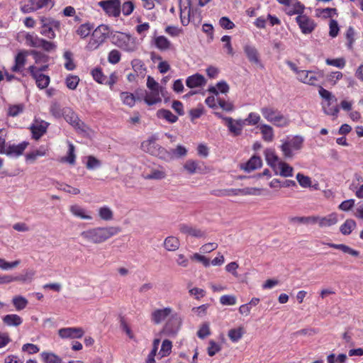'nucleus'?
I'll return each mask as SVG.
<instances>
[{
  "label": "nucleus",
  "mask_w": 363,
  "mask_h": 363,
  "mask_svg": "<svg viewBox=\"0 0 363 363\" xmlns=\"http://www.w3.org/2000/svg\"><path fill=\"white\" fill-rule=\"evenodd\" d=\"M324 77V72L322 70H309L307 84L317 86L318 82Z\"/></svg>",
  "instance_id": "obj_34"
},
{
  "label": "nucleus",
  "mask_w": 363,
  "mask_h": 363,
  "mask_svg": "<svg viewBox=\"0 0 363 363\" xmlns=\"http://www.w3.org/2000/svg\"><path fill=\"white\" fill-rule=\"evenodd\" d=\"M244 52L250 62L256 65L260 64L258 52L254 46L245 45L244 46Z\"/></svg>",
  "instance_id": "obj_24"
},
{
  "label": "nucleus",
  "mask_w": 363,
  "mask_h": 363,
  "mask_svg": "<svg viewBox=\"0 0 363 363\" xmlns=\"http://www.w3.org/2000/svg\"><path fill=\"white\" fill-rule=\"evenodd\" d=\"M184 169H186L189 174H194L199 172L198 163L194 160H188L184 165Z\"/></svg>",
  "instance_id": "obj_62"
},
{
  "label": "nucleus",
  "mask_w": 363,
  "mask_h": 363,
  "mask_svg": "<svg viewBox=\"0 0 363 363\" xmlns=\"http://www.w3.org/2000/svg\"><path fill=\"white\" fill-rule=\"evenodd\" d=\"M47 150L43 147H40L39 149L27 154L26 159V160H30L33 162L37 160L38 157L45 156Z\"/></svg>",
  "instance_id": "obj_48"
},
{
  "label": "nucleus",
  "mask_w": 363,
  "mask_h": 363,
  "mask_svg": "<svg viewBox=\"0 0 363 363\" xmlns=\"http://www.w3.org/2000/svg\"><path fill=\"white\" fill-rule=\"evenodd\" d=\"M158 140V137L156 135H153L150 137L147 140L144 141L142 143V147L145 151V149L147 147L151 148V150H155L157 147V144H156V141Z\"/></svg>",
  "instance_id": "obj_54"
},
{
  "label": "nucleus",
  "mask_w": 363,
  "mask_h": 363,
  "mask_svg": "<svg viewBox=\"0 0 363 363\" xmlns=\"http://www.w3.org/2000/svg\"><path fill=\"white\" fill-rule=\"evenodd\" d=\"M67 144H68L67 156L62 158V161L67 162L70 164H74L75 163V159H76V155L74 154L75 148H74V145L71 142L67 141Z\"/></svg>",
  "instance_id": "obj_46"
},
{
  "label": "nucleus",
  "mask_w": 363,
  "mask_h": 363,
  "mask_svg": "<svg viewBox=\"0 0 363 363\" xmlns=\"http://www.w3.org/2000/svg\"><path fill=\"white\" fill-rule=\"evenodd\" d=\"M296 179L301 186L303 188H308L311 186V179L309 177L305 176L301 173L296 174Z\"/></svg>",
  "instance_id": "obj_57"
},
{
  "label": "nucleus",
  "mask_w": 363,
  "mask_h": 363,
  "mask_svg": "<svg viewBox=\"0 0 363 363\" xmlns=\"http://www.w3.org/2000/svg\"><path fill=\"white\" fill-rule=\"evenodd\" d=\"M98 5L110 16H118L121 12V2L119 0L101 1Z\"/></svg>",
  "instance_id": "obj_9"
},
{
  "label": "nucleus",
  "mask_w": 363,
  "mask_h": 363,
  "mask_svg": "<svg viewBox=\"0 0 363 363\" xmlns=\"http://www.w3.org/2000/svg\"><path fill=\"white\" fill-rule=\"evenodd\" d=\"M113 39V43L125 52H133L138 48L135 39L130 35L119 33L118 34L115 35Z\"/></svg>",
  "instance_id": "obj_6"
},
{
  "label": "nucleus",
  "mask_w": 363,
  "mask_h": 363,
  "mask_svg": "<svg viewBox=\"0 0 363 363\" xmlns=\"http://www.w3.org/2000/svg\"><path fill=\"white\" fill-rule=\"evenodd\" d=\"M262 135V139L268 143L273 141L274 138V130L272 126L267 124H261L258 126Z\"/></svg>",
  "instance_id": "obj_29"
},
{
  "label": "nucleus",
  "mask_w": 363,
  "mask_h": 363,
  "mask_svg": "<svg viewBox=\"0 0 363 363\" xmlns=\"http://www.w3.org/2000/svg\"><path fill=\"white\" fill-rule=\"evenodd\" d=\"M244 333V329L242 327H239L230 330L228 331V337L232 342H237L242 338Z\"/></svg>",
  "instance_id": "obj_42"
},
{
  "label": "nucleus",
  "mask_w": 363,
  "mask_h": 363,
  "mask_svg": "<svg viewBox=\"0 0 363 363\" xmlns=\"http://www.w3.org/2000/svg\"><path fill=\"white\" fill-rule=\"evenodd\" d=\"M79 82V78L76 75H69L65 79L66 86L71 90H74Z\"/></svg>",
  "instance_id": "obj_55"
},
{
  "label": "nucleus",
  "mask_w": 363,
  "mask_h": 363,
  "mask_svg": "<svg viewBox=\"0 0 363 363\" xmlns=\"http://www.w3.org/2000/svg\"><path fill=\"white\" fill-rule=\"evenodd\" d=\"M225 125L228 127V131L233 136L240 135L242 133L243 127L245 126V121L243 119L235 120L231 118H224Z\"/></svg>",
  "instance_id": "obj_12"
},
{
  "label": "nucleus",
  "mask_w": 363,
  "mask_h": 363,
  "mask_svg": "<svg viewBox=\"0 0 363 363\" xmlns=\"http://www.w3.org/2000/svg\"><path fill=\"white\" fill-rule=\"evenodd\" d=\"M172 309L170 307L155 310L151 314V320L155 324H160L171 315Z\"/></svg>",
  "instance_id": "obj_17"
},
{
  "label": "nucleus",
  "mask_w": 363,
  "mask_h": 363,
  "mask_svg": "<svg viewBox=\"0 0 363 363\" xmlns=\"http://www.w3.org/2000/svg\"><path fill=\"white\" fill-rule=\"evenodd\" d=\"M26 51H21L17 54L15 57V65L12 67L11 70L15 72H21L26 62Z\"/></svg>",
  "instance_id": "obj_28"
},
{
  "label": "nucleus",
  "mask_w": 363,
  "mask_h": 363,
  "mask_svg": "<svg viewBox=\"0 0 363 363\" xmlns=\"http://www.w3.org/2000/svg\"><path fill=\"white\" fill-rule=\"evenodd\" d=\"M31 76L35 79L38 87L40 89H45L50 84V77L44 74L38 73L37 67L31 65L28 67Z\"/></svg>",
  "instance_id": "obj_13"
},
{
  "label": "nucleus",
  "mask_w": 363,
  "mask_h": 363,
  "mask_svg": "<svg viewBox=\"0 0 363 363\" xmlns=\"http://www.w3.org/2000/svg\"><path fill=\"white\" fill-rule=\"evenodd\" d=\"M118 233V228H88L82 233V236L89 242L98 243L106 240Z\"/></svg>",
  "instance_id": "obj_2"
},
{
  "label": "nucleus",
  "mask_w": 363,
  "mask_h": 363,
  "mask_svg": "<svg viewBox=\"0 0 363 363\" xmlns=\"http://www.w3.org/2000/svg\"><path fill=\"white\" fill-rule=\"evenodd\" d=\"M21 350L23 352H27L29 354H33L38 353L40 350V348L36 345L32 343H26L22 346Z\"/></svg>",
  "instance_id": "obj_64"
},
{
  "label": "nucleus",
  "mask_w": 363,
  "mask_h": 363,
  "mask_svg": "<svg viewBox=\"0 0 363 363\" xmlns=\"http://www.w3.org/2000/svg\"><path fill=\"white\" fill-rule=\"evenodd\" d=\"M260 116L255 112L250 113L247 117L245 119H243L245 124L248 125H255L260 121Z\"/></svg>",
  "instance_id": "obj_52"
},
{
  "label": "nucleus",
  "mask_w": 363,
  "mask_h": 363,
  "mask_svg": "<svg viewBox=\"0 0 363 363\" xmlns=\"http://www.w3.org/2000/svg\"><path fill=\"white\" fill-rule=\"evenodd\" d=\"M48 124L43 121H37L30 126V130L32 133L33 138L35 140H38L42 137L46 132Z\"/></svg>",
  "instance_id": "obj_16"
},
{
  "label": "nucleus",
  "mask_w": 363,
  "mask_h": 363,
  "mask_svg": "<svg viewBox=\"0 0 363 363\" xmlns=\"http://www.w3.org/2000/svg\"><path fill=\"white\" fill-rule=\"evenodd\" d=\"M110 33V28L108 26L99 25L92 31L91 38L85 46L86 50L91 52L99 49L109 38Z\"/></svg>",
  "instance_id": "obj_1"
},
{
  "label": "nucleus",
  "mask_w": 363,
  "mask_h": 363,
  "mask_svg": "<svg viewBox=\"0 0 363 363\" xmlns=\"http://www.w3.org/2000/svg\"><path fill=\"white\" fill-rule=\"evenodd\" d=\"M260 112L264 119L277 127L284 128L289 124V118L272 106H264L261 108Z\"/></svg>",
  "instance_id": "obj_3"
},
{
  "label": "nucleus",
  "mask_w": 363,
  "mask_h": 363,
  "mask_svg": "<svg viewBox=\"0 0 363 363\" xmlns=\"http://www.w3.org/2000/svg\"><path fill=\"white\" fill-rule=\"evenodd\" d=\"M167 176L166 169L160 164L149 166L143 172V177L146 180H162Z\"/></svg>",
  "instance_id": "obj_7"
},
{
  "label": "nucleus",
  "mask_w": 363,
  "mask_h": 363,
  "mask_svg": "<svg viewBox=\"0 0 363 363\" xmlns=\"http://www.w3.org/2000/svg\"><path fill=\"white\" fill-rule=\"evenodd\" d=\"M206 83L204 77L200 74H195L189 76L186 79V85L190 88L201 87Z\"/></svg>",
  "instance_id": "obj_21"
},
{
  "label": "nucleus",
  "mask_w": 363,
  "mask_h": 363,
  "mask_svg": "<svg viewBox=\"0 0 363 363\" xmlns=\"http://www.w3.org/2000/svg\"><path fill=\"white\" fill-rule=\"evenodd\" d=\"M28 145L27 142H23L18 145H6L3 149L0 150V154H4L11 157H18L23 154Z\"/></svg>",
  "instance_id": "obj_10"
},
{
  "label": "nucleus",
  "mask_w": 363,
  "mask_h": 363,
  "mask_svg": "<svg viewBox=\"0 0 363 363\" xmlns=\"http://www.w3.org/2000/svg\"><path fill=\"white\" fill-rule=\"evenodd\" d=\"M342 77H343L342 73L339 71L332 72L329 73L328 74H327L326 82L329 84L334 86L337 84V82L340 79H341L342 78Z\"/></svg>",
  "instance_id": "obj_49"
},
{
  "label": "nucleus",
  "mask_w": 363,
  "mask_h": 363,
  "mask_svg": "<svg viewBox=\"0 0 363 363\" xmlns=\"http://www.w3.org/2000/svg\"><path fill=\"white\" fill-rule=\"evenodd\" d=\"M157 116L165 119L167 121L174 123L177 121L178 117L173 114L169 110L160 109L157 111Z\"/></svg>",
  "instance_id": "obj_39"
},
{
  "label": "nucleus",
  "mask_w": 363,
  "mask_h": 363,
  "mask_svg": "<svg viewBox=\"0 0 363 363\" xmlns=\"http://www.w3.org/2000/svg\"><path fill=\"white\" fill-rule=\"evenodd\" d=\"M21 11L23 13H29L37 11L35 0H23L21 2Z\"/></svg>",
  "instance_id": "obj_40"
},
{
  "label": "nucleus",
  "mask_w": 363,
  "mask_h": 363,
  "mask_svg": "<svg viewBox=\"0 0 363 363\" xmlns=\"http://www.w3.org/2000/svg\"><path fill=\"white\" fill-rule=\"evenodd\" d=\"M120 99L124 105L130 108L133 107L135 104L136 99L132 93L123 91L120 94Z\"/></svg>",
  "instance_id": "obj_37"
},
{
  "label": "nucleus",
  "mask_w": 363,
  "mask_h": 363,
  "mask_svg": "<svg viewBox=\"0 0 363 363\" xmlns=\"http://www.w3.org/2000/svg\"><path fill=\"white\" fill-rule=\"evenodd\" d=\"M229 86L225 81H220L216 84V86H211L208 91L218 95V93L226 94L229 91Z\"/></svg>",
  "instance_id": "obj_36"
},
{
  "label": "nucleus",
  "mask_w": 363,
  "mask_h": 363,
  "mask_svg": "<svg viewBox=\"0 0 363 363\" xmlns=\"http://www.w3.org/2000/svg\"><path fill=\"white\" fill-rule=\"evenodd\" d=\"M336 9L333 8H325V9H316L315 16L317 17H321L324 18L333 17L334 15L337 14Z\"/></svg>",
  "instance_id": "obj_41"
},
{
  "label": "nucleus",
  "mask_w": 363,
  "mask_h": 363,
  "mask_svg": "<svg viewBox=\"0 0 363 363\" xmlns=\"http://www.w3.org/2000/svg\"><path fill=\"white\" fill-rule=\"evenodd\" d=\"M315 217H291L289 218V225H316Z\"/></svg>",
  "instance_id": "obj_22"
},
{
  "label": "nucleus",
  "mask_w": 363,
  "mask_h": 363,
  "mask_svg": "<svg viewBox=\"0 0 363 363\" xmlns=\"http://www.w3.org/2000/svg\"><path fill=\"white\" fill-rule=\"evenodd\" d=\"M163 93V89H154L150 90L149 92H146L144 97V101L148 106H152L157 103L161 102L162 99L160 94Z\"/></svg>",
  "instance_id": "obj_19"
},
{
  "label": "nucleus",
  "mask_w": 363,
  "mask_h": 363,
  "mask_svg": "<svg viewBox=\"0 0 363 363\" xmlns=\"http://www.w3.org/2000/svg\"><path fill=\"white\" fill-rule=\"evenodd\" d=\"M317 218L316 224H319L321 226H331L335 225L337 223L339 220V217L336 213L330 214L325 217L319 218L315 217Z\"/></svg>",
  "instance_id": "obj_25"
},
{
  "label": "nucleus",
  "mask_w": 363,
  "mask_h": 363,
  "mask_svg": "<svg viewBox=\"0 0 363 363\" xmlns=\"http://www.w3.org/2000/svg\"><path fill=\"white\" fill-rule=\"evenodd\" d=\"M25 106L23 104L10 105L8 109V116L16 117L23 112Z\"/></svg>",
  "instance_id": "obj_47"
},
{
  "label": "nucleus",
  "mask_w": 363,
  "mask_h": 363,
  "mask_svg": "<svg viewBox=\"0 0 363 363\" xmlns=\"http://www.w3.org/2000/svg\"><path fill=\"white\" fill-rule=\"evenodd\" d=\"M303 141L304 138L301 135L288 136L286 139L282 140L280 148L283 155L286 158L293 157L294 151L301 150Z\"/></svg>",
  "instance_id": "obj_4"
},
{
  "label": "nucleus",
  "mask_w": 363,
  "mask_h": 363,
  "mask_svg": "<svg viewBox=\"0 0 363 363\" xmlns=\"http://www.w3.org/2000/svg\"><path fill=\"white\" fill-rule=\"evenodd\" d=\"M40 21L42 28L40 34L49 39H54L56 37L55 30L60 29V22L53 18L45 16H40Z\"/></svg>",
  "instance_id": "obj_5"
},
{
  "label": "nucleus",
  "mask_w": 363,
  "mask_h": 363,
  "mask_svg": "<svg viewBox=\"0 0 363 363\" xmlns=\"http://www.w3.org/2000/svg\"><path fill=\"white\" fill-rule=\"evenodd\" d=\"M71 213L76 217L84 219V220H91L92 218L91 216L89 214V211H87L85 208H82L79 205H72L70 206Z\"/></svg>",
  "instance_id": "obj_27"
},
{
  "label": "nucleus",
  "mask_w": 363,
  "mask_h": 363,
  "mask_svg": "<svg viewBox=\"0 0 363 363\" xmlns=\"http://www.w3.org/2000/svg\"><path fill=\"white\" fill-rule=\"evenodd\" d=\"M42 40L34 33H26L25 35L26 44L32 48H40Z\"/></svg>",
  "instance_id": "obj_33"
},
{
  "label": "nucleus",
  "mask_w": 363,
  "mask_h": 363,
  "mask_svg": "<svg viewBox=\"0 0 363 363\" xmlns=\"http://www.w3.org/2000/svg\"><path fill=\"white\" fill-rule=\"evenodd\" d=\"M100 218L104 220H111L113 219V213L107 206H102L98 210Z\"/></svg>",
  "instance_id": "obj_45"
},
{
  "label": "nucleus",
  "mask_w": 363,
  "mask_h": 363,
  "mask_svg": "<svg viewBox=\"0 0 363 363\" xmlns=\"http://www.w3.org/2000/svg\"><path fill=\"white\" fill-rule=\"evenodd\" d=\"M325 63L328 65L334 66L340 69L345 67L346 62L344 58L326 59Z\"/></svg>",
  "instance_id": "obj_61"
},
{
  "label": "nucleus",
  "mask_w": 363,
  "mask_h": 363,
  "mask_svg": "<svg viewBox=\"0 0 363 363\" xmlns=\"http://www.w3.org/2000/svg\"><path fill=\"white\" fill-rule=\"evenodd\" d=\"M35 1L37 11L39 9L50 10L55 5L54 0H35Z\"/></svg>",
  "instance_id": "obj_51"
},
{
  "label": "nucleus",
  "mask_w": 363,
  "mask_h": 363,
  "mask_svg": "<svg viewBox=\"0 0 363 363\" xmlns=\"http://www.w3.org/2000/svg\"><path fill=\"white\" fill-rule=\"evenodd\" d=\"M12 303L16 311H21L27 306L28 300L22 296H16L13 298Z\"/></svg>",
  "instance_id": "obj_44"
},
{
  "label": "nucleus",
  "mask_w": 363,
  "mask_h": 363,
  "mask_svg": "<svg viewBox=\"0 0 363 363\" xmlns=\"http://www.w3.org/2000/svg\"><path fill=\"white\" fill-rule=\"evenodd\" d=\"M121 55L118 50H112L108 55V62L112 65L118 63L121 60Z\"/></svg>",
  "instance_id": "obj_58"
},
{
  "label": "nucleus",
  "mask_w": 363,
  "mask_h": 363,
  "mask_svg": "<svg viewBox=\"0 0 363 363\" xmlns=\"http://www.w3.org/2000/svg\"><path fill=\"white\" fill-rule=\"evenodd\" d=\"M155 45L160 50H167L171 47V42L164 36L160 35L155 38Z\"/></svg>",
  "instance_id": "obj_35"
},
{
  "label": "nucleus",
  "mask_w": 363,
  "mask_h": 363,
  "mask_svg": "<svg viewBox=\"0 0 363 363\" xmlns=\"http://www.w3.org/2000/svg\"><path fill=\"white\" fill-rule=\"evenodd\" d=\"M274 172L275 174H279L284 177H289L293 176L294 169L289 164L281 161L277 165V168Z\"/></svg>",
  "instance_id": "obj_26"
},
{
  "label": "nucleus",
  "mask_w": 363,
  "mask_h": 363,
  "mask_svg": "<svg viewBox=\"0 0 363 363\" xmlns=\"http://www.w3.org/2000/svg\"><path fill=\"white\" fill-rule=\"evenodd\" d=\"M3 322L7 326H18L22 324L23 319L17 314L6 315L2 318Z\"/></svg>",
  "instance_id": "obj_32"
},
{
  "label": "nucleus",
  "mask_w": 363,
  "mask_h": 363,
  "mask_svg": "<svg viewBox=\"0 0 363 363\" xmlns=\"http://www.w3.org/2000/svg\"><path fill=\"white\" fill-rule=\"evenodd\" d=\"M65 121L75 129L85 132V125L79 118L77 114L69 107H65L63 116Z\"/></svg>",
  "instance_id": "obj_8"
},
{
  "label": "nucleus",
  "mask_w": 363,
  "mask_h": 363,
  "mask_svg": "<svg viewBox=\"0 0 363 363\" xmlns=\"http://www.w3.org/2000/svg\"><path fill=\"white\" fill-rule=\"evenodd\" d=\"M40 357L44 363H62V358L52 352H43Z\"/></svg>",
  "instance_id": "obj_31"
},
{
  "label": "nucleus",
  "mask_w": 363,
  "mask_h": 363,
  "mask_svg": "<svg viewBox=\"0 0 363 363\" xmlns=\"http://www.w3.org/2000/svg\"><path fill=\"white\" fill-rule=\"evenodd\" d=\"M296 21L303 34L311 33L316 26V24L313 19L303 14L297 16Z\"/></svg>",
  "instance_id": "obj_11"
},
{
  "label": "nucleus",
  "mask_w": 363,
  "mask_h": 363,
  "mask_svg": "<svg viewBox=\"0 0 363 363\" xmlns=\"http://www.w3.org/2000/svg\"><path fill=\"white\" fill-rule=\"evenodd\" d=\"M305 10V6L300 1L294 0L291 1L285 9V13L289 16L302 15Z\"/></svg>",
  "instance_id": "obj_20"
},
{
  "label": "nucleus",
  "mask_w": 363,
  "mask_h": 363,
  "mask_svg": "<svg viewBox=\"0 0 363 363\" xmlns=\"http://www.w3.org/2000/svg\"><path fill=\"white\" fill-rule=\"evenodd\" d=\"M264 155L267 164L271 167L274 171H276L277 165L281 162V160L276 154L275 150L272 148H267L264 151Z\"/></svg>",
  "instance_id": "obj_18"
},
{
  "label": "nucleus",
  "mask_w": 363,
  "mask_h": 363,
  "mask_svg": "<svg viewBox=\"0 0 363 363\" xmlns=\"http://www.w3.org/2000/svg\"><path fill=\"white\" fill-rule=\"evenodd\" d=\"M322 107L324 113L328 116L336 117L339 112V108L337 106H332L331 101L323 102Z\"/></svg>",
  "instance_id": "obj_43"
},
{
  "label": "nucleus",
  "mask_w": 363,
  "mask_h": 363,
  "mask_svg": "<svg viewBox=\"0 0 363 363\" xmlns=\"http://www.w3.org/2000/svg\"><path fill=\"white\" fill-rule=\"evenodd\" d=\"M164 247L168 251H175L179 247V240L173 236L167 237L164 242Z\"/></svg>",
  "instance_id": "obj_38"
},
{
  "label": "nucleus",
  "mask_w": 363,
  "mask_h": 363,
  "mask_svg": "<svg viewBox=\"0 0 363 363\" xmlns=\"http://www.w3.org/2000/svg\"><path fill=\"white\" fill-rule=\"evenodd\" d=\"M221 350L220 345L216 342L214 340H210L209 345L207 349L208 354L210 357L214 356L217 352Z\"/></svg>",
  "instance_id": "obj_63"
},
{
  "label": "nucleus",
  "mask_w": 363,
  "mask_h": 363,
  "mask_svg": "<svg viewBox=\"0 0 363 363\" xmlns=\"http://www.w3.org/2000/svg\"><path fill=\"white\" fill-rule=\"evenodd\" d=\"M94 30V24L89 22H86L81 24L78 26L76 30V33L82 38H86L88 37L91 32Z\"/></svg>",
  "instance_id": "obj_30"
},
{
  "label": "nucleus",
  "mask_w": 363,
  "mask_h": 363,
  "mask_svg": "<svg viewBox=\"0 0 363 363\" xmlns=\"http://www.w3.org/2000/svg\"><path fill=\"white\" fill-rule=\"evenodd\" d=\"M65 107L62 108L57 102H53L50 108L51 114L57 118H60L64 115Z\"/></svg>",
  "instance_id": "obj_50"
},
{
  "label": "nucleus",
  "mask_w": 363,
  "mask_h": 363,
  "mask_svg": "<svg viewBox=\"0 0 363 363\" xmlns=\"http://www.w3.org/2000/svg\"><path fill=\"white\" fill-rule=\"evenodd\" d=\"M220 303L223 306H234L237 303V298L233 295H223L220 298Z\"/></svg>",
  "instance_id": "obj_59"
},
{
  "label": "nucleus",
  "mask_w": 363,
  "mask_h": 363,
  "mask_svg": "<svg viewBox=\"0 0 363 363\" xmlns=\"http://www.w3.org/2000/svg\"><path fill=\"white\" fill-rule=\"evenodd\" d=\"M63 57L65 60V67L67 70H73L75 68V65L72 60V53L70 51H66Z\"/></svg>",
  "instance_id": "obj_56"
},
{
  "label": "nucleus",
  "mask_w": 363,
  "mask_h": 363,
  "mask_svg": "<svg viewBox=\"0 0 363 363\" xmlns=\"http://www.w3.org/2000/svg\"><path fill=\"white\" fill-rule=\"evenodd\" d=\"M145 152L152 155H155L166 162H169L174 160V153L172 152V150H167L160 145H157V147L155 150H151V148L147 147L145 149Z\"/></svg>",
  "instance_id": "obj_15"
},
{
  "label": "nucleus",
  "mask_w": 363,
  "mask_h": 363,
  "mask_svg": "<svg viewBox=\"0 0 363 363\" xmlns=\"http://www.w3.org/2000/svg\"><path fill=\"white\" fill-rule=\"evenodd\" d=\"M86 167L88 169L93 170L101 167V162L95 157L89 155L86 157Z\"/></svg>",
  "instance_id": "obj_53"
},
{
  "label": "nucleus",
  "mask_w": 363,
  "mask_h": 363,
  "mask_svg": "<svg viewBox=\"0 0 363 363\" xmlns=\"http://www.w3.org/2000/svg\"><path fill=\"white\" fill-rule=\"evenodd\" d=\"M262 162L259 157L252 156L246 163L242 165L241 169L247 172H252L262 167Z\"/></svg>",
  "instance_id": "obj_23"
},
{
  "label": "nucleus",
  "mask_w": 363,
  "mask_h": 363,
  "mask_svg": "<svg viewBox=\"0 0 363 363\" xmlns=\"http://www.w3.org/2000/svg\"><path fill=\"white\" fill-rule=\"evenodd\" d=\"M84 334L82 328H63L58 330V335L62 339H79Z\"/></svg>",
  "instance_id": "obj_14"
},
{
  "label": "nucleus",
  "mask_w": 363,
  "mask_h": 363,
  "mask_svg": "<svg viewBox=\"0 0 363 363\" xmlns=\"http://www.w3.org/2000/svg\"><path fill=\"white\" fill-rule=\"evenodd\" d=\"M172 347V342L168 340H164L162 342L161 349L160 351V354L161 355V357H163L169 355V353L171 352Z\"/></svg>",
  "instance_id": "obj_60"
}]
</instances>
